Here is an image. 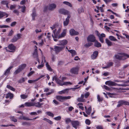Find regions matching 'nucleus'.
I'll return each instance as SVG.
<instances>
[{"label":"nucleus","mask_w":129,"mask_h":129,"mask_svg":"<svg viewBox=\"0 0 129 129\" xmlns=\"http://www.w3.org/2000/svg\"><path fill=\"white\" fill-rule=\"evenodd\" d=\"M115 58L119 60H124L129 57V55L122 53H118L114 56Z\"/></svg>","instance_id":"nucleus-1"},{"label":"nucleus","mask_w":129,"mask_h":129,"mask_svg":"<svg viewBox=\"0 0 129 129\" xmlns=\"http://www.w3.org/2000/svg\"><path fill=\"white\" fill-rule=\"evenodd\" d=\"M52 80H55L56 83L60 86H62L64 85H68V84H72V83L70 82H64L59 80L56 77L54 76L52 79Z\"/></svg>","instance_id":"nucleus-2"},{"label":"nucleus","mask_w":129,"mask_h":129,"mask_svg":"<svg viewBox=\"0 0 129 129\" xmlns=\"http://www.w3.org/2000/svg\"><path fill=\"white\" fill-rule=\"evenodd\" d=\"M21 36V35L20 34H18L17 35L14 36L13 38L11 40V42H15L18 39H20Z\"/></svg>","instance_id":"nucleus-3"},{"label":"nucleus","mask_w":129,"mask_h":129,"mask_svg":"<svg viewBox=\"0 0 129 129\" xmlns=\"http://www.w3.org/2000/svg\"><path fill=\"white\" fill-rule=\"evenodd\" d=\"M87 40L88 42H94L96 40V39L94 36L93 35H91L89 36L87 38Z\"/></svg>","instance_id":"nucleus-4"},{"label":"nucleus","mask_w":129,"mask_h":129,"mask_svg":"<svg viewBox=\"0 0 129 129\" xmlns=\"http://www.w3.org/2000/svg\"><path fill=\"white\" fill-rule=\"evenodd\" d=\"M72 126L76 129H77L78 126L79 125V122L77 120L72 121L71 123Z\"/></svg>","instance_id":"nucleus-5"},{"label":"nucleus","mask_w":129,"mask_h":129,"mask_svg":"<svg viewBox=\"0 0 129 129\" xmlns=\"http://www.w3.org/2000/svg\"><path fill=\"white\" fill-rule=\"evenodd\" d=\"M63 48V47H62L55 46L54 48V51L56 53L58 54L61 51Z\"/></svg>","instance_id":"nucleus-6"},{"label":"nucleus","mask_w":129,"mask_h":129,"mask_svg":"<svg viewBox=\"0 0 129 129\" xmlns=\"http://www.w3.org/2000/svg\"><path fill=\"white\" fill-rule=\"evenodd\" d=\"M56 7V5L54 4H50L48 6V10L50 11H53L55 9Z\"/></svg>","instance_id":"nucleus-7"},{"label":"nucleus","mask_w":129,"mask_h":129,"mask_svg":"<svg viewBox=\"0 0 129 129\" xmlns=\"http://www.w3.org/2000/svg\"><path fill=\"white\" fill-rule=\"evenodd\" d=\"M8 48L9 49L8 51L10 52H14L15 51L16 47L12 44L9 45Z\"/></svg>","instance_id":"nucleus-8"},{"label":"nucleus","mask_w":129,"mask_h":129,"mask_svg":"<svg viewBox=\"0 0 129 129\" xmlns=\"http://www.w3.org/2000/svg\"><path fill=\"white\" fill-rule=\"evenodd\" d=\"M33 56L35 58H36V60L40 63L38 57L37 50L36 48L35 49L33 53Z\"/></svg>","instance_id":"nucleus-9"},{"label":"nucleus","mask_w":129,"mask_h":129,"mask_svg":"<svg viewBox=\"0 0 129 129\" xmlns=\"http://www.w3.org/2000/svg\"><path fill=\"white\" fill-rule=\"evenodd\" d=\"M59 12L60 14H63L64 15H68L70 14L69 13V12L63 9H60L59 10Z\"/></svg>","instance_id":"nucleus-10"},{"label":"nucleus","mask_w":129,"mask_h":129,"mask_svg":"<svg viewBox=\"0 0 129 129\" xmlns=\"http://www.w3.org/2000/svg\"><path fill=\"white\" fill-rule=\"evenodd\" d=\"M59 43L58 45L60 46H63L66 45L68 43V41L66 40L59 41Z\"/></svg>","instance_id":"nucleus-11"},{"label":"nucleus","mask_w":129,"mask_h":129,"mask_svg":"<svg viewBox=\"0 0 129 129\" xmlns=\"http://www.w3.org/2000/svg\"><path fill=\"white\" fill-rule=\"evenodd\" d=\"M78 68H73L70 70V72L73 74H77L78 71Z\"/></svg>","instance_id":"nucleus-12"},{"label":"nucleus","mask_w":129,"mask_h":129,"mask_svg":"<svg viewBox=\"0 0 129 129\" xmlns=\"http://www.w3.org/2000/svg\"><path fill=\"white\" fill-rule=\"evenodd\" d=\"M70 33L71 36L76 35L78 34V32L75 31L73 29H71L70 30Z\"/></svg>","instance_id":"nucleus-13"},{"label":"nucleus","mask_w":129,"mask_h":129,"mask_svg":"<svg viewBox=\"0 0 129 129\" xmlns=\"http://www.w3.org/2000/svg\"><path fill=\"white\" fill-rule=\"evenodd\" d=\"M105 84L109 86H115L116 84L113 82L110 81H106Z\"/></svg>","instance_id":"nucleus-14"},{"label":"nucleus","mask_w":129,"mask_h":129,"mask_svg":"<svg viewBox=\"0 0 129 129\" xmlns=\"http://www.w3.org/2000/svg\"><path fill=\"white\" fill-rule=\"evenodd\" d=\"M66 30L65 29L63 30L61 34L59 35L58 37V38L59 39L64 37L66 35Z\"/></svg>","instance_id":"nucleus-15"},{"label":"nucleus","mask_w":129,"mask_h":129,"mask_svg":"<svg viewBox=\"0 0 129 129\" xmlns=\"http://www.w3.org/2000/svg\"><path fill=\"white\" fill-rule=\"evenodd\" d=\"M98 54V51H94L93 53V54L91 55V59H95L97 56Z\"/></svg>","instance_id":"nucleus-16"},{"label":"nucleus","mask_w":129,"mask_h":129,"mask_svg":"<svg viewBox=\"0 0 129 129\" xmlns=\"http://www.w3.org/2000/svg\"><path fill=\"white\" fill-rule=\"evenodd\" d=\"M84 95L81 94V97L78 98L77 100L78 102H85V100L84 99Z\"/></svg>","instance_id":"nucleus-17"},{"label":"nucleus","mask_w":129,"mask_h":129,"mask_svg":"<svg viewBox=\"0 0 129 129\" xmlns=\"http://www.w3.org/2000/svg\"><path fill=\"white\" fill-rule=\"evenodd\" d=\"M56 99L59 101L63 102L64 101V96L60 95H56L55 96Z\"/></svg>","instance_id":"nucleus-18"},{"label":"nucleus","mask_w":129,"mask_h":129,"mask_svg":"<svg viewBox=\"0 0 129 129\" xmlns=\"http://www.w3.org/2000/svg\"><path fill=\"white\" fill-rule=\"evenodd\" d=\"M118 104L117 106V107H119L122 105L123 104H124V101L123 100H120L118 101Z\"/></svg>","instance_id":"nucleus-19"},{"label":"nucleus","mask_w":129,"mask_h":129,"mask_svg":"<svg viewBox=\"0 0 129 129\" xmlns=\"http://www.w3.org/2000/svg\"><path fill=\"white\" fill-rule=\"evenodd\" d=\"M94 42V46H95L97 47H100L101 46V44L97 41L96 40Z\"/></svg>","instance_id":"nucleus-20"},{"label":"nucleus","mask_w":129,"mask_h":129,"mask_svg":"<svg viewBox=\"0 0 129 129\" xmlns=\"http://www.w3.org/2000/svg\"><path fill=\"white\" fill-rule=\"evenodd\" d=\"M68 51L70 52L72 54V56H73L77 55V53L76 51L73 50H68Z\"/></svg>","instance_id":"nucleus-21"},{"label":"nucleus","mask_w":129,"mask_h":129,"mask_svg":"<svg viewBox=\"0 0 129 129\" xmlns=\"http://www.w3.org/2000/svg\"><path fill=\"white\" fill-rule=\"evenodd\" d=\"M34 106H35L38 108H41V106L43 104L42 103H40L38 102L37 103H33Z\"/></svg>","instance_id":"nucleus-22"},{"label":"nucleus","mask_w":129,"mask_h":129,"mask_svg":"<svg viewBox=\"0 0 129 129\" xmlns=\"http://www.w3.org/2000/svg\"><path fill=\"white\" fill-rule=\"evenodd\" d=\"M69 89H66L61 91H59L58 92V94H64L68 92Z\"/></svg>","instance_id":"nucleus-23"},{"label":"nucleus","mask_w":129,"mask_h":129,"mask_svg":"<svg viewBox=\"0 0 129 129\" xmlns=\"http://www.w3.org/2000/svg\"><path fill=\"white\" fill-rule=\"evenodd\" d=\"M13 68V67L11 66L9 67V68L7 69L5 71L4 75H7L9 74L10 73V70Z\"/></svg>","instance_id":"nucleus-24"},{"label":"nucleus","mask_w":129,"mask_h":129,"mask_svg":"<svg viewBox=\"0 0 129 129\" xmlns=\"http://www.w3.org/2000/svg\"><path fill=\"white\" fill-rule=\"evenodd\" d=\"M25 104V106L27 107L34 106V105L33 102H26Z\"/></svg>","instance_id":"nucleus-25"},{"label":"nucleus","mask_w":129,"mask_h":129,"mask_svg":"<svg viewBox=\"0 0 129 129\" xmlns=\"http://www.w3.org/2000/svg\"><path fill=\"white\" fill-rule=\"evenodd\" d=\"M105 41L106 43L108 46H111L113 44L112 42L107 39H106Z\"/></svg>","instance_id":"nucleus-26"},{"label":"nucleus","mask_w":129,"mask_h":129,"mask_svg":"<svg viewBox=\"0 0 129 129\" xmlns=\"http://www.w3.org/2000/svg\"><path fill=\"white\" fill-rule=\"evenodd\" d=\"M13 97V94L11 93H9L6 94V98L7 99L10 98V99L12 98Z\"/></svg>","instance_id":"nucleus-27"},{"label":"nucleus","mask_w":129,"mask_h":129,"mask_svg":"<svg viewBox=\"0 0 129 129\" xmlns=\"http://www.w3.org/2000/svg\"><path fill=\"white\" fill-rule=\"evenodd\" d=\"M65 122L66 124H68L69 123L71 122L72 121L70 118H66L64 119Z\"/></svg>","instance_id":"nucleus-28"},{"label":"nucleus","mask_w":129,"mask_h":129,"mask_svg":"<svg viewBox=\"0 0 129 129\" xmlns=\"http://www.w3.org/2000/svg\"><path fill=\"white\" fill-rule=\"evenodd\" d=\"M91 111V106L89 107L88 108V109H87L86 110V113L88 114L89 115L90 114V113Z\"/></svg>","instance_id":"nucleus-29"},{"label":"nucleus","mask_w":129,"mask_h":129,"mask_svg":"<svg viewBox=\"0 0 129 129\" xmlns=\"http://www.w3.org/2000/svg\"><path fill=\"white\" fill-rule=\"evenodd\" d=\"M43 120L45 121L50 124H52L53 123V122L52 121L46 118H44L43 119Z\"/></svg>","instance_id":"nucleus-30"},{"label":"nucleus","mask_w":129,"mask_h":129,"mask_svg":"<svg viewBox=\"0 0 129 129\" xmlns=\"http://www.w3.org/2000/svg\"><path fill=\"white\" fill-rule=\"evenodd\" d=\"M26 66V65L25 64H23L22 65L19 66V68L20 69V70L21 71L24 69Z\"/></svg>","instance_id":"nucleus-31"},{"label":"nucleus","mask_w":129,"mask_h":129,"mask_svg":"<svg viewBox=\"0 0 129 129\" xmlns=\"http://www.w3.org/2000/svg\"><path fill=\"white\" fill-rule=\"evenodd\" d=\"M46 66L47 68V69L50 71H52V69L51 68L50 66L49 65L48 62H46Z\"/></svg>","instance_id":"nucleus-32"},{"label":"nucleus","mask_w":129,"mask_h":129,"mask_svg":"<svg viewBox=\"0 0 129 129\" xmlns=\"http://www.w3.org/2000/svg\"><path fill=\"white\" fill-rule=\"evenodd\" d=\"M6 13L5 12H0V18H3L4 16L6 15Z\"/></svg>","instance_id":"nucleus-33"},{"label":"nucleus","mask_w":129,"mask_h":129,"mask_svg":"<svg viewBox=\"0 0 129 129\" xmlns=\"http://www.w3.org/2000/svg\"><path fill=\"white\" fill-rule=\"evenodd\" d=\"M109 39L111 41H116L117 40L113 36H110L109 37Z\"/></svg>","instance_id":"nucleus-34"},{"label":"nucleus","mask_w":129,"mask_h":129,"mask_svg":"<svg viewBox=\"0 0 129 129\" xmlns=\"http://www.w3.org/2000/svg\"><path fill=\"white\" fill-rule=\"evenodd\" d=\"M78 11L79 13H81L84 12V10L82 7H81L78 9Z\"/></svg>","instance_id":"nucleus-35"},{"label":"nucleus","mask_w":129,"mask_h":129,"mask_svg":"<svg viewBox=\"0 0 129 129\" xmlns=\"http://www.w3.org/2000/svg\"><path fill=\"white\" fill-rule=\"evenodd\" d=\"M46 113L47 115L49 116H50L52 117L54 116V114L50 112H46Z\"/></svg>","instance_id":"nucleus-36"},{"label":"nucleus","mask_w":129,"mask_h":129,"mask_svg":"<svg viewBox=\"0 0 129 129\" xmlns=\"http://www.w3.org/2000/svg\"><path fill=\"white\" fill-rule=\"evenodd\" d=\"M10 118L14 122H16L17 121V120L14 116H11Z\"/></svg>","instance_id":"nucleus-37"},{"label":"nucleus","mask_w":129,"mask_h":129,"mask_svg":"<svg viewBox=\"0 0 129 129\" xmlns=\"http://www.w3.org/2000/svg\"><path fill=\"white\" fill-rule=\"evenodd\" d=\"M21 98L23 99H25L28 97V95L25 94H22L20 95Z\"/></svg>","instance_id":"nucleus-38"},{"label":"nucleus","mask_w":129,"mask_h":129,"mask_svg":"<svg viewBox=\"0 0 129 129\" xmlns=\"http://www.w3.org/2000/svg\"><path fill=\"white\" fill-rule=\"evenodd\" d=\"M7 87L8 88L13 91H15V89L14 88L9 85H7Z\"/></svg>","instance_id":"nucleus-39"},{"label":"nucleus","mask_w":129,"mask_h":129,"mask_svg":"<svg viewBox=\"0 0 129 129\" xmlns=\"http://www.w3.org/2000/svg\"><path fill=\"white\" fill-rule=\"evenodd\" d=\"M9 2L7 0H3L1 2V3L3 5H6L7 3H9Z\"/></svg>","instance_id":"nucleus-40"},{"label":"nucleus","mask_w":129,"mask_h":129,"mask_svg":"<svg viewBox=\"0 0 129 129\" xmlns=\"http://www.w3.org/2000/svg\"><path fill=\"white\" fill-rule=\"evenodd\" d=\"M93 43L91 42L88 43L86 44L85 45V46L86 47H89L92 45Z\"/></svg>","instance_id":"nucleus-41"},{"label":"nucleus","mask_w":129,"mask_h":129,"mask_svg":"<svg viewBox=\"0 0 129 129\" xmlns=\"http://www.w3.org/2000/svg\"><path fill=\"white\" fill-rule=\"evenodd\" d=\"M36 16V12H33L32 14V20H35V17Z\"/></svg>","instance_id":"nucleus-42"},{"label":"nucleus","mask_w":129,"mask_h":129,"mask_svg":"<svg viewBox=\"0 0 129 129\" xmlns=\"http://www.w3.org/2000/svg\"><path fill=\"white\" fill-rule=\"evenodd\" d=\"M69 20H67V19H66V20L63 22L64 25V26H67L68 24Z\"/></svg>","instance_id":"nucleus-43"},{"label":"nucleus","mask_w":129,"mask_h":129,"mask_svg":"<svg viewBox=\"0 0 129 129\" xmlns=\"http://www.w3.org/2000/svg\"><path fill=\"white\" fill-rule=\"evenodd\" d=\"M63 3L65 4L68 5V6L71 7H72V5L70 3L68 2H63Z\"/></svg>","instance_id":"nucleus-44"},{"label":"nucleus","mask_w":129,"mask_h":129,"mask_svg":"<svg viewBox=\"0 0 129 129\" xmlns=\"http://www.w3.org/2000/svg\"><path fill=\"white\" fill-rule=\"evenodd\" d=\"M43 60H42V62H41V64L38 66L37 67V68H38L39 69H41V68H42L44 66V63H43Z\"/></svg>","instance_id":"nucleus-45"},{"label":"nucleus","mask_w":129,"mask_h":129,"mask_svg":"<svg viewBox=\"0 0 129 129\" xmlns=\"http://www.w3.org/2000/svg\"><path fill=\"white\" fill-rule=\"evenodd\" d=\"M113 64V62H109L107 63V65L108 67L109 68L110 67L112 66Z\"/></svg>","instance_id":"nucleus-46"},{"label":"nucleus","mask_w":129,"mask_h":129,"mask_svg":"<svg viewBox=\"0 0 129 129\" xmlns=\"http://www.w3.org/2000/svg\"><path fill=\"white\" fill-rule=\"evenodd\" d=\"M21 70H20V68H18V69L17 70H16L14 73V75H16L19 73L21 71Z\"/></svg>","instance_id":"nucleus-47"},{"label":"nucleus","mask_w":129,"mask_h":129,"mask_svg":"<svg viewBox=\"0 0 129 129\" xmlns=\"http://www.w3.org/2000/svg\"><path fill=\"white\" fill-rule=\"evenodd\" d=\"M14 34V31L12 29H11L9 32L8 36H12Z\"/></svg>","instance_id":"nucleus-48"},{"label":"nucleus","mask_w":129,"mask_h":129,"mask_svg":"<svg viewBox=\"0 0 129 129\" xmlns=\"http://www.w3.org/2000/svg\"><path fill=\"white\" fill-rule=\"evenodd\" d=\"M21 11L22 12H24L26 9V7L25 6H21Z\"/></svg>","instance_id":"nucleus-49"},{"label":"nucleus","mask_w":129,"mask_h":129,"mask_svg":"<svg viewBox=\"0 0 129 129\" xmlns=\"http://www.w3.org/2000/svg\"><path fill=\"white\" fill-rule=\"evenodd\" d=\"M61 119V117L60 116H58L56 117H54V119L56 120H60Z\"/></svg>","instance_id":"nucleus-50"},{"label":"nucleus","mask_w":129,"mask_h":129,"mask_svg":"<svg viewBox=\"0 0 129 129\" xmlns=\"http://www.w3.org/2000/svg\"><path fill=\"white\" fill-rule=\"evenodd\" d=\"M29 114L31 115H38V114L36 112H34L30 113Z\"/></svg>","instance_id":"nucleus-51"},{"label":"nucleus","mask_w":129,"mask_h":129,"mask_svg":"<svg viewBox=\"0 0 129 129\" xmlns=\"http://www.w3.org/2000/svg\"><path fill=\"white\" fill-rule=\"evenodd\" d=\"M13 12L16 14L17 15H18L19 14V12L17 10H13Z\"/></svg>","instance_id":"nucleus-52"},{"label":"nucleus","mask_w":129,"mask_h":129,"mask_svg":"<svg viewBox=\"0 0 129 129\" xmlns=\"http://www.w3.org/2000/svg\"><path fill=\"white\" fill-rule=\"evenodd\" d=\"M85 123L86 124L89 125L90 124V121L88 119H87L85 121Z\"/></svg>","instance_id":"nucleus-53"},{"label":"nucleus","mask_w":129,"mask_h":129,"mask_svg":"<svg viewBox=\"0 0 129 129\" xmlns=\"http://www.w3.org/2000/svg\"><path fill=\"white\" fill-rule=\"evenodd\" d=\"M90 94V93L89 92H87L85 93L84 95V97L85 98H87L89 96Z\"/></svg>","instance_id":"nucleus-54"},{"label":"nucleus","mask_w":129,"mask_h":129,"mask_svg":"<svg viewBox=\"0 0 129 129\" xmlns=\"http://www.w3.org/2000/svg\"><path fill=\"white\" fill-rule=\"evenodd\" d=\"M16 7V6L15 5H11L10 7V9L11 10H12L13 9L15 8Z\"/></svg>","instance_id":"nucleus-55"},{"label":"nucleus","mask_w":129,"mask_h":129,"mask_svg":"<svg viewBox=\"0 0 129 129\" xmlns=\"http://www.w3.org/2000/svg\"><path fill=\"white\" fill-rule=\"evenodd\" d=\"M71 97L70 96H64V101L66 100L69 99H71Z\"/></svg>","instance_id":"nucleus-56"},{"label":"nucleus","mask_w":129,"mask_h":129,"mask_svg":"<svg viewBox=\"0 0 129 129\" xmlns=\"http://www.w3.org/2000/svg\"><path fill=\"white\" fill-rule=\"evenodd\" d=\"M25 81V79L24 78H22L20 79L19 81L18 82L19 83H22L24 82Z\"/></svg>","instance_id":"nucleus-57"},{"label":"nucleus","mask_w":129,"mask_h":129,"mask_svg":"<svg viewBox=\"0 0 129 129\" xmlns=\"http://www.w3.org/2000/svg\"><path fill=\"white\" fill-rule=\"evenodd\" d=\"M97 98L98 101L100 102L102 101V99L100 98L99 95H97Z\"/></svg>","instance_id":"nucleus-58"},{"label":"nucleus","mask_w":129,"mask_h":129,"mask_svg":"<svg viewBox=\"0 0 129 129\" xmlns=\"http://www.w3.org/2000/svg\"><path fill=\"white\" fill-rule=\"evenodd\" d=\"M96 128L97 129H103V126L102 125H97L96 126Z\"/></svg>","instance_id":"nucleus-59"},{"label":"nucleus","mask_w":129,"mask_h":129,"mask_svg":"<svg viewBox=\"0 0 129 129\" xmlns=\"http://www.w3.org/2000/svg\"><path fill=\"white\" fill-rule=\"evenodd\" d=\"M97 36L99 37H101L102 38L105 37V35L104 34H102L100 35H98Z\"/></svg>","instance_id":"nucleus-60"},{"label":"nucleus","mask_w":129,"mask_h":129,"mask_svg":"<svg viewBox=\"0 0 129 129\" xmlns=\"http://www.w3.org/2000/svg\"><path fill=\"white\" fill-rule=\"evenodd\" d=\"M57 30V29H55L53 31V33H54V37L55 38H57V34H55V32Z\"/></svg>","instance_id":"nucleus-61"},{"label":"nucleus","mask_w":129,"mask_h":129,"mask_svg":"<svg viewBox=\"0 0 129 129\" xmlns=\"http://www.w3.org/2000/svg\"><path fill=\"white\" fill-rule=\"evenodd\" d=\"M9 27L8 26L5 25H0V28H7L8 27Z\"/></svg>","instance_id":"nucleus-62"},{"label":"nucleus","mask_w":129,"mask_h":129,"mask_svg":"<svg viewBox=\"0 0 129 129\" xmlns=\"http://www.w3.org/2000/svg\"><path fill=\"white\" fill-rule=\"evenodd\" d=\"M35 31L36 34H38V33L41 32V29H36L35 30Z\"/></svg>","instance_id":"nucleus-63"},{"label":"nucleus","mask_w":129,"mask_h":129,"mask_svg":"<svg viewBox=\"0 0 129 129\" xmlns=\"http://www.w3.org/2000/svg\"><path fill=\"white\" fill-rule=\"evenodd\" d=\"M16 21H14L12 22L11 24V26H14L16 24Z\"/></svg>","instance_id":"nucleus-64"}]
</instances>
